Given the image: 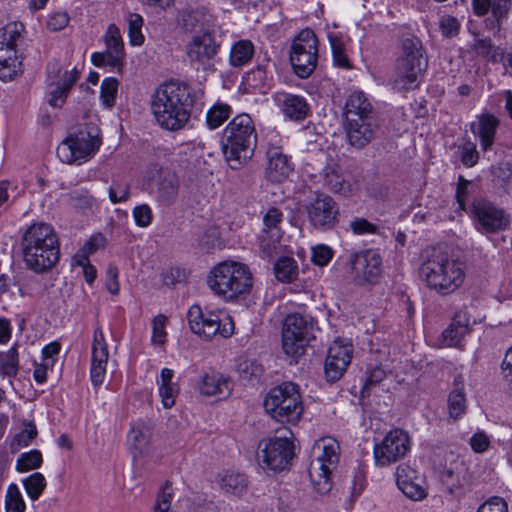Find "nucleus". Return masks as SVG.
Listing matches in <instances>:
<instances>
[{"instance_id":"f257e3e1","label":"nucleus","mask_w":512,"mask_h":512,"mask_svg":"<svg viewBox=\"0 0 512 512\" xmlns=\"http://www.w3.org/2000/svg\"><path fill=\"white\" fill-rule=\"evenodd\" d=\"M194 102L189 85L170 81L160 85L152 95L151 112L162 129L178 131L189 122Z\"/></svg>"},{"instance_id":"f03ea898","label":"nucleus","mask_w":512,"mask_h":512,"mask_svg":"<svg viewBox=\"0 0 512 512\" xmlns=\"http://www.w3.org/2000/svg\"><path fill=\"white\" fill-rule=\"evenodd\" d=\"M466 262L441 249H433L422 262L419 274L428 289L447 296L456 292L466 279Z\"/></svg>"},{"instance_id":"7ed1b4c3","label":"nucleus","mask_w":512,"mask_h":512,"mask_svg":"<svg viewBox=\"0 0 512 512\" xmlns=\"http://www.w3.org/2000/svg\"><path fill=\"white\" fill-rule=\"evenodd\" d=\"M21 249L25 265L36 273L50 270L59 261L57 234L50 224L44 222L33 223L25 229Z\"/></svg>"},{"instance_id":"20e7f679","label":"nucleus","mask_w":512,"mask_h":512,"mask_svg":"<svg viewBox=\"0 0 512 512\" xmlns=\"http://www.w3.org/2000/svg\"><path fill=\"white\" fill-rule=\"evenodd\" d=\"M222 150L231 169L237 170L253 157L257 145L255 123L247 113L235 116L224 128Z\"/></svg>"},{"instance_id":"39448f33","label":"nucleus","mask_w":512,"mask_h":512,"mask_svg":"<svg viewBox=\"0 0 512 512\" xmlns=\"http://www.w3.org/2000/svg\"><path fill=\"white\" fill-rule=\"evenodd\" d=\"M207 284L218 297L224 301L233 302L251 292L253 278L246 264L223 261L211 269Z\"/></svg>"},{"instance_id":"423d86ee","label":"nucleus","mask_w":512,"mask_h":512,"mask_svg":"<svg viewBox=\"0 0 512 512\" xmlns=\"http://www.w3.org/2000/svg\"><path fill=\"white\" fill-rule=\"evenodd\" d=\"M265 412L279 423L295 425L304 412V406L298 386L284 382L269 390L264 398Z\"/></svg>"},{"instance_id":"0eeeda50","label":"nucleus","mask_w":512,"mask_h":512,"mask_svg":"<svg viewBox=\"0 0 512 512\" xmlns=\"http://www.w3.org/2000/svg\"><path fill=\"white\" fill-rule=\"evenodd\" d=\"M428 66L421 41L413 34L402 40V54L397 60L394 82L409 90L418 86Z\"/></svg>"},{"instance_id":"6e6552de","label":"nucleus","mask_w":512,"mask_h":512,"mask_svg":"<svg viewBox=\"0 0 512 512\" xmlns=\"http://www.w3.org/2000/svg\"><path fill=\"white\" fill-rule=\"evenodd\" d=\"M102 144L96 126L86 125L69 134L57 147L61 162L70 165H82L91 160Z\"/></svg>"},{"instance_id":"1a4fd4ad","label":"nucleus","mask_w":512,"mask_h":512,"mask_svg":"<svg viewBox=\"0 0 512 512\" xmlns=\"http://www.w3.org/2000/svg\"><path fill=\"white\" fill-rule=\"evenodd\" d=\"M317 454L309 466V478L320 494L328 493L332 488L331 475L339 463V443L332 438L320 440L316 446Z\"/></svg>"},{"instance_id":"9d476101","label":"nucleus","mask_w":512,"mask_h":512,"mask_svg":"<svg viewBox=\"0 0 512 512\" xmlns=\"http://www.w3.org/2000/svg\"><path fill=\"white\" fill-rule=\"evenodd\" d=\"M187 320L191 331L205 339L219 335L229 338L234 333L232 317L223 311L206 310L194 304L187 311Z\"/></svg>"},{"instance_id":"9b49d317","label":"nucleus","mask_w":512,"mask_h":512,"mask_svg":"<svg viewBox=\"0 0 512 512\" xmlns=\"http://www.w3.org/2000/svg\"><path fill=\"white\" fill-rule=\"evenodd\" d=\"M288 434L264 439L259 443L258 460L263 468L276 472L291 465L295 453L291 440L293 434L291 431Z\"/></svg>"},{"instance_id":"f8f14e48","label":"nucleus","mask_w":512,"mask_h":512,"mask_svg":"<svg viewBox=\"0 0 512 512\" xmlns=\"http://www.w3.org/2000/svg\"><path fill=\"white\" fill-rule=\"evenodd\" d=\"M311 336V324L299 314L292 313L286 316L282 331V348L284 353L297 362L305 353L307 343Z\"/></svg>"},{"instance_id":"ddd939ff","label":"nucleus","mask_w":512,"mask_h":512,"mask_svg":"<svg viewBox=\"0 0 512 512\" xmlns=\"http://www.w3.org/2000/svg\"><path fill=\"white\" fill-rule=\"evenodd\" d=\"M290 63L294 73L308 78L318 64V39L316 34H297L290 47Z\"/></svg>"},{"instance_id":"4468645a","label":"nucleus","mask_w":512,"mask_h":512,"mask_svg":"<svg viewBox=\"0 0 512 512\" xmlns=\"http://www.w3.org/2000/svg\"><path fill=\"white\" fill-rule=\"evenodd\" d=\"M304 211L310 226L315 230L330 231L339 223V206L329 195L317 194L304 205Z\"/></svg>"},{"instance_id":"2eb2a0df","label":"nucleus","mask_w":512,"mask_h":512,"mask_svg":"<svg viewBox=\"0 0 512 512\" xmlns=\"http://www.w3.org/2000/svg\"><path fill=\"white\" fill-rule=\"evenodd\" d=\"M411 449V438L403 429L390 430L374 447V459L378 466H389L404 458Z\"/></svg>"},{"instance_id":"dca6fc26","label":"nucleus","mask_w":512,"mask_h":512,"mask_svg":"<svg viewBox=\"0 0 512 512\" xmlns=\"http://www.w3.org/2000/svg\"><path fill=\"white\" fill-rule=\"evenodd\" d=\"M472 215L476 229L483 234L499 233L510 225V217L505 210L485 199L473 202Z\"/></svg>"},{"instance_id":"f3484780","label":"nucleus","mask_w":512,"mask_h":512,"mask_svg":"<svg viewBox=\"0 0 512 512\" xmlns=\"http://www.w3.org/2000/svg\"><path fill=\"white\" fill-rule=\"evenodd\" d=\"M78 78L79 73L76 68L62 73L59 62H50L47 65V85L49 88L47 100L49 105L54 108L62 107Z\"/></svg>"},{"instance_id":"a211bd4d","label":"nucleus","mask_w":512,"mask_h":512,"mask_svg":"<svg viewBox=\"0 0 512 512\" xmlns=\"http://www.w3.org/2000/svg\"><path fill=\"white\" fill-rule=\"evenodd\" d=\"M351 279L357 285L374 283L382 273V258L374 250L353 253L349 259Z\"/></svg>"},{"instance_id":"6ab92c4d","label":"nucleus","mask_w":512,"mask_h":512,"mask_svg":"<svg viewBox=\"0 0 512 512\" xmlns=\"http://www.w3.org/2000/svg\"><path fill=\"white\" fill-rule=\"evenodd\" d=\"M439 478L446 492L454 498L465 494L467 467L459 456L452 452L446 456L445 464L439 468Z\"/></svg>"},{"instance_id":"aec40b11","label":"nucleus","mask_w":512,"mask_h":512,"mask_svg":"<svg viewBox=\"0 0 512 512\" xmlns=\"http://www.w3.org/2000/svg\"><path fill=\"white\" fill-rule=\"evenodd\" d=\"M284 215L277 207H269L263 214V229L260 236V248L265 256L270 257L282 238L281 225Z\"/></svg>"},{"instance_id":"412c9836","label":"nucleus","mask_w":512,"mask_h":512,"mask_svg":"<svg viewBox=\"0 0 512 512\" xmlns=\"http://www.w3.org/2000/svg\"><path fill=\"white\" fill-rule=\"evenodd\" d=\"M108 359L109 350L104 332L101 327L97 326L93 333L90 366V379L95 388L100 387L105 380Z\"/></svg>"},{"instance_id":"4be33fe9","label":"nucleus","mask_w":512,"mask_h":512,"mask_svg":"<svg viewBox=\"0 0 512 512\" xmlns=\"http://www.w3.org/2000/svg\"><path fill=\"white\" fill-rule=\"evenodd\" d=\"M353 348L349 342L335 340L329 347L325 361V374L331 381L338 380L352 359Z\"/></svg>"},{"instance_id":"5701e85b","label":"nucleus","mask_w":512,"mask_h":512,"mask_svg":"<svg viewBox=\"0 0 512 512\" xmlns=\"http://www.w3.org/2000/svg\"><path fill=\"white\" fill-rule=\"evenodd\" d=\"M21 34H0V79L12 80L19 72L20 61L16 55V40Z\"/></svg>"},{"instance_id":"b1692460","label":"nucleus","mask_w":512,"mask_h":512,"mask_svg":"<svg viewBox=\"0 0 512 512\" xmlns=\"http://www.w3.org/2000/svg\"><path fill=\"white\" fill-rule=\"evenodd\" d=\"M267 166L266 178L273 183H281L289 177L293 171L290 158L280 146L269 144L266 152Z\"/></svg>"},{"instance_id":"393cba45","label":"nucleus","mask_w":512,"mask_h":512,"mask_svg":"<svg viewBox=\"0 0 512 512\" xmlns=\"http://www.w3.org/2000/svg\"><path fill=\"white\" fill-rule=\"evenodd\" d=\"M396 484L406 497L413 501H421L427 497L426 488L422 485L416 471L407 464L396 469Z\"/></svg>"},{"instance_id":"a878e982","label":"nucleus","mask_w":512,"mask_h":512,"mask_svg":"<svg viewBox=\"0 0 512 512\" xmlns=\"http://www.w3.org/2000/svg\"><path fill=\"white\" fill-rule=\"evenodd\" d=\"M472 10L479 17L491 15L490 28H500L512 10V0H471Z\"/></svg>"},{"instance_id":"bb28decb","label":"nucleus","mask_w":512,"mask_h":512,"mask_svg":"<svg viewBox=\"0 0 512 512\" xmlns=\"http://www.w3.org/2000/svg\"><path fill=\"white\" fill-rule=\"evenodd\" d=\"M197 390L203 396L225 399L231 394L233 384L230 377L219 372H209L199 378Z\"/></svg>"},{"instance_id":"cd10ccee","label":"nucleus","mask_w":512,"mask_h":512,"mask_svg":"<svg viewBox=\"0 0 512 512\" xmlns=\"http://www.w3.org/2000/svg\"><path fill=\"white\" fill-rule=\"evenodd\" d=\"M220 43L212 34H196L187 46V54L192 62L206 65L218 53Z\"/></svg>"},{"instance_id":"c85d7f7f","label":"nucleus","mask_w":512,"mask_h":512,"mask_svg":"<svg viewBox=\"0 0 512 512\" xmlns=\"http://www.w3.org/2000/svg\"><path fill=\"white\" fill-rule=\"evenodd\" d=\"M377 128L375 119L345 122L348 144L356 149L364 148L374 139Z\"/></svg>"},{"instance_id":"c756f323","label":"nucleus","mask_w":512,"mask_h":512,"mask_svg":"<svg viewBox=\"0 0 512 512\" xmlns=\"http://www.w3.org/2000/svg\"><path fill=\"white\" fill-rule=\"evenodd\" d=\"M345 122L375 119L373 106L362 91H353L346 99L344 108Z\"/></svg>"},{"instance_id":"7c9ffc66","label":"nucleus","mask_w":512,"mask_h":512,"mask_svg":"<svg viewBox=\"0 0 512 512\" xmlns=\"http://www.w3.org/2000/svg\"><path fill=\"white\" fill-rule=\"evenodd\" d=\"M276 101L285 117L291 120L302 121L309 114V104L302 96L281 93L276 96Z\"/></svg>"},{"instance_id":"2f4dec72","label":"nucleus","mask_w":512,"mask_h":512,"mask_svg":"<svg viewBox=\"0 0 512 512\" xmlns=\"http://www.w3.org/2000/svg\"><path fill=\"white\" fill-rule=\"evenodd\" d=\"M322 175L324 186L330 192L343 196H349L354 193L355 187L350 180L345 177L340 166L329 164L323 169Z\"/></svg>"},{"instance_id":"473e14b6","label":"nucleus","mask_w":512,"mask_h":512,"mask_svg":"<svg viewBox=\"0 0 512 512\" xmlns=\"http://www.w3.org/2000/svg\"><path fill=\"white\" fill-rule=\"evenodd\" d=\"M469 324L467 312H456L451 324L442 333L443 343L448 347H461L464 337L469 332Z\"/></svg>"},{"instance_id":"72a5a7b5","label":"nucleus","mask_w":512,"mask_h":512,"mask_svg":"<svg viewBox=\"0 0 512 512\" xmlns=\"http://www.w3.org/2000/svg\"><path fill=\"white\" fill-rule=\"evenodd\" d=\"M151 434L150 427L143 422H137L131 425L128 433V443L134 457H140L147 451Z\"/></svg>"},{"instance_id":"f704fd0d","label":"nucleus","mask_w":512,"mask_h":512,"mask_svg":"<svg viewBox=\"0 0 512 512\" xmlns=\"http://www.w3.org/2000/svg\"><path fill=\"white\" fill-rule=\"evenodd\" d=\"M498 119L492 114H483L478 117L476 128H472L473 133L479 138L482 150H489L495 139Z\"/></svg>"},{"instance_id":"c9c22d12","label":"nucleus","mask_w":512,"mask_h":512,"mask_svg":"<svg viewBox=\"0 0 512 512\" xmlns=\"http://www.w3.org/2000/svg\"><path fill=\"white\" fill-rule=\"evenodd\" d=\"M174 371L169 368L161 370L158 380V392L164 408L170 409L175 405L179 393V386L173 382Z\"/></svg>"},{"instance_id":"e433bc0d","label":"nucleus","mask_w":512,"mask_h":512,"mask_svg":"<svg viewBox=\"0 0 512 512\" xmlns=\"http://www.w3.org/2000/svg\"><path fill=\"white\" fill-rule=\"evenodd\" d=\"M463 390L464 381L459 375L454 379V388L448 398L449 415L455 420L466 412V398Z\"/></svg>"},{"instance_id":"4c0bfd02","label":"nucleus","mask_w":512,"mask_h":512,"mask_svg":"<svg viewBox=\"0 0 512 512\" xmlns=\"http://www.w3.org/2000/svg\"><path fill=\"white\" fill-rule=\"evenodd\" d=\"M219 484L221 489L237 497H241L247 490V480L243 474L234 471H227L220 476Z\"/></svg>"},{"instance_id":"58836bf2","label":"nucleus","mask_w":512,"mask_h":512,"mask_svg":"<svg viewBox=\"0 0 512 512\" xmlns=\"http://www.w3.org/2000/svg\"><path fill=\"white\" fill-rule=\"evenodd\" d=\"M106 53L109 57V66L120 68L125 59L124 44L120 34H107L105 36Z\"/></svg>"},{"instance_id":"ea45409f","label":"nucleus","mask_w":512,"mask_h":512,"mask_svg":"<svg viewBox=\"0 0 512 512\" xmlns=\"http://www.w3.org/2000/svg\"><path fill=\"white\" fill-rule=\"evenodd\" d=\"M254 52V45L250 40H239L231 47L230 64L233 67L244 66L251 61Z\"/></svg>"},{"instance_id":"a19ab883","label":"nucleus","mask_w":512,"mask_h":512,"mask_svg":"<svg viewBox=\"0 0 512 512\" xmlns=\"http://www.w3.org/2000/svg\"><path fill=\"white\" fill-rule=\"evenodd\" d=\"M263 366L251 358H240L237 364V373L242 380L253 382L259 380L263 374Z\"/></svg>"},{"instance_id":"79ce46f5","label":"nucleus","mask_w":512,"mask_h":512,"mask_svg":"<svg viewBox=\"0 0 512 512\" xmlns=\"http://www.w3.org/2000/svg\"><path fill=\"white\" fill-rule=\"evenodd\" d=\"M276 278L281 282H292L298 276L297 262L290 257L280 258L274 265Z\"/></svg>"},{"instance_id":"37998d69","label":"nucleus","mask_w":512,"mask_h":512,"mask_svg":"<svg viewBox=\"0 0 512 512\" xmlns=\"http://www.w3.org/2000/svg\"><path fill=\"white\" fill-rule=\"evenodd\" d=\"M232 113V109L228 104L216 103L206 114V123L210 129L219 128Z\"/></svg>"},{"instance_id":"c03bdc74","label":"nucleus","mask_w":512,"mask_h":512,"mask_svg":"<svg viewBox=\"0 0 512 512\" xmlns=\"http://www.w3.org/2000/svg\"><path fill=\"white\" fill-rule=\"evenodd\" d=\"M24 489L32 501L40 498L46 488L47 482L43 474L34 472L22 480Z\"/></svg>"},{"instance_id":"a18cd8bd","label":"nucleus","mask_w":512,"mask_h":512,"mask_svg":"<svg viewBox=\"0 0 512 512\" xmlns=\"http://www.w3.org/2000/svg\"><path fill=\"white\" fill-rule=\"evenodd\" d=\"M19 370L18 351L15 346L0 352V375L15 377Z\"/></svg>"},{"instance_id":"49530a36","label":"nucleus","mask_w":512,"mask_h":512,"mask_svg":"<svg viewBox=\"0 0 512 512\" xmlns=\"http://www.w3.org/2000/svg\"><path fill=\"white\" fill-rule=\"evenodd\" d=\"M179 181L174 174H167L159 183V197L166 204H170L177 196Z\"/></svg>"},{"instance_id":"de8ad7c7","label":"nucleus","mask_w":512,"mask_h":512,"mask_svg":"<svg viewBox=\"0 0 512 512\" xmlns=\"http://www.w3.org/2000/svg\"><path fill=\"white\" fill-rule=\"evenodd\" d=\"M70 205L82 212L92 211L97 208V200L85 190H76L69 194Z\"/></svg>"},{"instance_id":"09e8293b","label":"nucleus","mask_w":512,"mask_h":512,"mask_svg":"<svg viewBox=\"0 0 512 512\" xmlns=\"http://www.w3.org/2000/svg\"><path fill=\"white\" fill-rule=\"evenodd\" d=\"M5 509L6 512H24L26 509L23 496L15 483H11L7 488Z\"/></svg>"},{"instance_id":"8fccbe9b","label":"nucleus","mask_w":512,"mask_h":512,"mask_svg":"<svg viewBox=\"0 0 512 512\" xmlns=\"http://www.w3.org/2000/svg\"><path fill=\"white\" fill-rule=\"evenodd\" d=\"M43 458L39 450H31L22 453L16 462V470L18 472H27L39 468L42 465Z\"/></svg>"},{"instance_id":"3c124183","label":"nucleus","mask_w":512,"mask_h":512,"mask_svg":"<svg viewBox=\"0 0 512 512\" xmlns=\"http://www.w3.org/2000/svg\"><path fill=\"white\" fill-rule=\"evenodd\" d=\"M331 44L334 63L340 67H348L349 61L346 56L345 42L342 34H328Z\"/></svg>"},{"instance_id":"603ef678","label":"nucleus","mask_w":512,"mask_h":512,"mask_svg":"<svg viewBox=\"0 0 512 512\" xmlns=\"http://www.w3.org/2000/svg\"><path fill=\"white\" fill-rule=\"evenodd\" d=\"M37 436L36 426L32 423H27L24 429L17 433L10 443V448L16 452L24 447H27L32 440Z\"/></svg>"},{"instance_id":"864d4df0","label":"nucleus","mask_w":512,"mask_h":512,"mask_svg":"<svg viewBox=\"0 0 512 512\" xmlns=\"http://www.w3.org/2000/svg\"><path fill=\"white\" fill-rule=\"evenodd\" d=\"M108 195L113 204L126 202L130 197V185L126 181H113Z\"/></svg>"},{"instance_id":"5fc2aeb1","label":"nucleus","mask_w":512,"mask_h":512,"mask_svg":"<svg viewBox=\"0 0 512 512\" xmlns=\"http://www.w3.org/2000/svg\"><path fill=\"white\" fill-rule=\"evenodd\" d=\"M118 81L115 78H106L101 84V100L106 107H112L115 104L118 91Z\"/></svg>"},{"instance_id":"6e6d98bb","label":"nucleus","mask_w":512,"mask_h":512,"mask_svg":"<svg viewBox=\"0 0 512 512\" xmlns=\"http://www.w3.org/2000/svg\"><path fill=\"white\" fill-rule=\"evenodd\" d=\"M461 163L466 167H473L479 160V153L476 145L471 141H466L459 147Z\"/></svg>"},{"instance_id":"4d7b16f0","label":"nucleus","mask_w":512,"mask_h":512,"mask_svg":"<svg viewBox=\"0 0 512 512\" xmlns=\"http://www.w3.org/2000/svg\"><path fill=\"white\" fill-rule=\"evenodd\" d=\"M107 244V239L102 233L93 234L83 245L80 250V253L76 256H85L86 258L89 255L95 253L99 249H103Z\"/></svg>"},{"instance_id":"13d9d810","label":"nucleus","mask_w":512,"mask_h":512,"mask_svg":"<svg viewBox=\"0 0 512 512\" xmlns=\"http://www.w3.org/2000/svg\"><path fill=\"white\" fill-rule=\"evenodd\" d=\"M132 215L138 227H148L153 220V213L149 205L141 204L133 208Z\"/></svg>"},{"instance_id":"bf43d9fd","label":"nucleus","mask_w":512,"mask_h":512,"mask_svg":"<svg viewBox=\"0 0 512 512\" xmlns=\"http://www.w3.org/2000/svg\"><path fill=\"white\" fill-rule=\"evenodd\" d=\"M172 498L171 485L166 483L157 495L154 512H168L171 507Z\"/></svg>"},{"instance_id":"052dcab7","label":"nucleus","mask_w":512,"mask_h":512,"mask_svg":"<svg viewBox=\"0 0 512 512\" xmlns=\"http://www.w3.org/2000/svg\"><path fill=\"white\" fill-rule=\"evenodd\" d=\"M349 227L355 235L375 234L378 230L377 225L362 217L354 218Z\"/></svg>"},{"instance_id":"680f3d73","label":"nucleus","mask_w":512,"mask_h":512,"mask_svg":"<svg viewBox=\"0 0 512 512\" xmlns=\"http://www.w3.org/2000/svg\"><path fill=\"white\" fill-rule=\"evenodd\" d=\"M473 50L476 54L496 61L498 56L497 48L491 44L490 39H476L473 44Z\"/></svg>"},{"instance_id":"e2e57ef3","label":"nucleus","mask_w":512,"mask_h":512,"mask_svg":"<svg viewBox=\"0 0 512 512\" xmlns=\"http://www.w3.org/2000/svg\"><path fill=\"white\" fill-rule=\"evenodd\" d=\"M333 257L332 249L324 244L312 249V261L318 266H326Z\"/></svg>"},{"instance_id":"0e129e2a","label":"nucleus","mask_w":512,"mask_h":512,"mask_svg":"<svg viewBox=\"0 0 512 512\" xmlns=\"http://www.w3.org/2000/svg\"><path fill=\"white\" fill-rule=\"evenodd\" d=\"M477 512H508V506L501 497H491L481 504Z\"/></svg>"},{"instance_id":"69168bd1","label":"nucleus","mask_w":512,"mask_h":512,"mask_svg":"<svg viewBox=\"0 0 512 512\" xmlns=\"http://www.w3.org/2000/svg\"><path fill=\"white\" fill-rule=\"evenodd\" d=\"M165 321L166 318L163 315H158L153 320L152 341L156 344H163L165 342Z\"/></svg>"},{"instance_id":"338daca9","label":"nucleus","mask_w":512,"mask_h":512,"mask_svg":"<svg viewBox=\"0 0 512 512\" xmlns=\"http://www.w3.org/2000/svg\"><path fill=\"white\" fill-rule=\"evenodd\" d=\"M76 263L82 267L85 280L88 284H92L97 276L96 268L90 263L85 256H75Z\"/></svg>"},{"instance_id":"774afa93","label":"nucleus","mask_w":512,"mask_h":512,"mask_svg":"<svg viewBox=\"0 0 512 512\" xmlns=\"http://www.w3.org/2000/svg\"><path fill=\"white\" fill-rule=\"evenodd\" d=\"M69 23V16L65 12H57L50 16L47 26L52 32L63 30Z\"/></svg>"}]
</instances>
